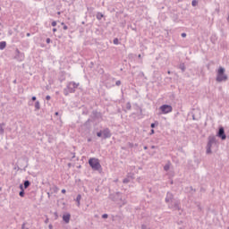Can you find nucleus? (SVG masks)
I'll return each mask as SVG.
<instances>
[{"mask_svg": "<svg viewBox=\"0 0 229 229\" xmlns=\"http://www.w3.org/2000/svg\"><path fill=\"white\" fill-rule=\"evenodd\" d=\"M225 72H226V70L223 66H219L216 71V81L218 83H222V81H228V75Z\"/></svg>", "mask_w": 229, "mask_h": 229, "instance_id": "obj_1", "label": "nucleus"}, {"mask_svg": "<svg viewBox=\"0 0 229 229\" xmlns=\"http://www.w3.org/2000/svg\"><path fill=\"white\" fill-rule=\"evenodd\" d=\"M80 87V83L71 81L67 84V87L64 89V96H69V94H74L76 92V88Z\"/></svg>", "mask_w": 229, "mask_h": 229, "instance_id": "obj_2", "label": "nucleus"}, {"mask_svg": "<svg viewBox=\"0 0 229 229\" xmlns=\"http://www.w3.org/2000/svg\"><path fill=\"white\" fill-rule=\"evenodd\" d=\"M217 144V140H216V136H209L208 141L206 147L207 155H212V145Z\"/></svg>", "mask_w": 229, "mask_h": 229, "instance_id": "obj_3", "label": "nucleus"}, {"mask_svg": "<svg viewBox=\"0 0 229 229\" xmlns=\"http://www.w3.org/2000/svg\"><path fill=\"white\" fill-rule=\"evenodd\" d=\"M89 165L93 171H99V169H101V163H99V159L96 157L89 158Z\"/></svg>", "mask_w": 229, "mask_h": 229, "instance_id": "obj_4", "label": "nucleus"}, {"mask_svg": "<svg viewBox=\"0 0 229 229\" xmlns=\"http://www.w3.org/2000/svg\"><path fill=\"white\" fill-rule=\"evenodd\" d=\"M216 137H218V139H221V140H226V132H225V127H218V131H216Z\"/></svg>", "mask_w": 229, "mask_h": 229, "instance_id": "obj_5", "label": "nucleus"}, {"mask_svg": "<svg viewBox=\"0 0 229 229\" xmlns=\"http://www.w3.org/2000/svg\"><path fill=\"white\" fill-rule=\"evenodd\" d=\"M161 114H171L173 112V106L171 105L165 104L159 107Z\"/></svg>", "mask_w": 229, "mask_h": 229, "instance_id": "obj_6", "label": "nucleus"}, {"mask_svg": "<svg viewBox=\"0 0 229 229\" xmlns=\"http://www.w3.org/2000/svg\"><path fill=\"white\" fill-rule=\"evenodd\" d=\"M110 137H112V131H110L109 128H105L102 131V139L104 140H106V139H110Z\"/></svg>", "mask_w": 229, "mask_h": 229, "instance_id": "obj_7", "label": "nucleus"}, {"mask_svg": "<svg viewBox=\"0 0 229 229\" xmlns=\"http://www.w3.org/2000/svg\"><path fill=\"white\" fill-rule=\"evenodd\" d=\"M15 53L14 60H17V62H22V60H24V54L18 50V48H16Z\"/></svg>", "mask_w": 229, "mask_h": 229, "instance_id": "obj_8", "label": "nucleus"}, {"mask_svg": "<svg viewBox=\"0 0 229 229\" xmlns=\"http://www.w3.org/2000/svg\"><path fill=\"white\" fill-rule=\"evenodd\" d=\"M192 119L193 121H199V119H201V113L199 112V110L193 111Z\"/></svg>", "mask_w": 229, "mask_h": 229, "instance_id": "obj_9", "label": "nucleus"}, {"mask_svg": "<svg viewBox=\"0 0 229 229\" xmlns=\"http://www.w3.org/2000/svg\"><path fill=\"white\" fill-rule=\"evenodd\" d=\"M173 199H174V195H173L172 192L168 191L166 193V197L165 199V203H171V201H173Z\"/></svg>", "mask_w": 229, "mask_h": 229, "instance_id": "obj_10", "label": "nucleus"}, {"mask_svg": "<svg viewBox=\"0 0 229 229\" xmlns=\"http://www.w3.org/2000/svg\"><path fill=\"white\" fill-rule=\"evenodd\" d=\"M63 221H64L66 224H68L71 221V214L66 213L63 216Z\"/></svg>", "mask_w": 229, "mask_h": 229, "instance_id": "obj_11", "label": "nucleus"}, {"mask_svg": "<svg viewBox=\"0 0 229 229\" xmlns=\"http://www.w3.org/2000/svg\"><path fill=\"white\" fill-rule=\"evenodd\" d=\"M169 208H174V210H180V203L174 202V205L168 206Z\"/></svg>", "mask_w": 229, "mask_h": 229, "instance_id": "obj_12", "label": "nucleus"}, {"mask_svg": "<svg viewBox=\"0 0 229 229\" xmlns=\"http://www.w3.org/2000/svg\"><path fill=\"white\" fill-rule=\"evenodd\" d=\"M4 123H0V135H4Z\"/></svg>", "mask_w": 229, "mask_h": 229, "instance_id": "obj_13", "label": "nucleus"}, {"mask_svg": "<svg viewBox=\"0 0 229 229\" xmlns=\"http://www.w3.org/2000/svg\"><path fill=\"white\" fill-rule=\"evenodd\" d=\"M92 114H93L94 117H96L97 119H99V117H101V113H99V112H98L96 110H94L92 112Z\"/></svg>", "mask_w": 229, "mask_h": 229, "instance_id": "obj_14", "label": "nucleus"}, {"mask_svg": "<svg viewBox=\"0 0 229 229\" xmlns=\"http://www.w3.org/2000/svg\"><path fill=\"white\" fill-rule=\"evenodd\" d=\"M77 207H80V201H81V194H78L75 199Z\"/></svg>", "mask_w": 229, "mask_h": 229, "instance_id": "obj_15", "label": "nucleus"}, {"mask_svg": "<svg viewBox=\"0 0 229 229\" xmlns=\"http://www.w3.org/2000/svg\"><path fill=\"white\" fill-rule=\"evenodd\" d=\"M30 185H31V182L28 180L24 181L23 182V187L24 189H28V187H30Z\"/></svg>", "mask_w": 229, "mask_h": 229, "instance_id": "obj_16", "label": "nucleus"}, {"mask_svg": "<svg viewBox=\"0 0 229 229\" xmlns=\"http://www.w3.org/2000/svg\"><path fill=\"white\" fill-rule=\"evenodd\" d=\"M6 47V41H1L0 42V49L3 51Z\"/></svg>", "mask_w": 229, "mask_h": 229, "instance_id": "obj_17", "label": "nucleus"}, {"mask_svg": "<svg viewBox=\"0 0 229 229\" xmlns=\"http://www.w3.org/2000/svg\"><path fill=\"white\" fill-rule=\"evenodd\" d=\"M40 109V102L36 101L35 102V112L38 111Z\"/></svg>", "mask_w": 229, "mask_h": 229, "instance_id": "obj_18", "label": "nucleus"}, {"mask_svg": "<svg viewBox=\"0 0 229 229\" xmlns=\"http://www.w3.org/2000/svg\"><path fill=\"white\" fill-rule=\"evenodd\" d=\"M171 169V162H168L166 165L164 166V171H169Z\"/></svg>", "mask_w": 229, "mask_h": 229, "instance_id": "obj_19", "label": "nucleus"}, {"mask_svg": "<svg viewBox=\"0 0 229 229\" xmlns=\"http://www.w3.org/2000/svg\"><path fill=\"white\" fill-rule=\"evenodd\" d=\"M103 17H105V15L102 14L101 13H97V19H98V21H101V19H103Z\"/></svg>", "mask_w": 229, "mask_h": 229, "instance_id": "obj_20", "label": "nucleus"}, {"mask_svg": "<svg viewBox=\"0 0 229 229\" xmlns=\"http://www.w3.org/2000/svg\"><path fill=\"white\" fill-rule=\"evenodd\" d=\"M179 69H181L182 72H185V64H181L179 65Z\"/></svg>", "mask_w": 229, "mask_h": 229, "instance_id": "obj_21", "label": "nucleus"}, {"mask_svg": "<svg viewBox=\"0 0 229 229\" xmlns=\"http://www.w3.org/2000/svg\"><path fill=\"white\" fill-rule=\"evenodd\" d=\"M157 126H158V122L157 121H156L155 123L150 124V128H152V129L157 128Z\"/></svg>", "mask_w": 229, "mask_h": 229, "instance_id": "obj_22", "label": "nucleus"}, {"mask_svg": "<svg viewBox=\"0 0 229 229\" xmlns=\"http://www.w3.org/2000/svg\"><path fill=\"white\" fill-rule=\"evenodd\" d=\"M97 137L103 139V131H99L97 132Z\"/></svg>", "mask_w": 229, "mask_h": 229, "instance_id": "obj_23", "label": "nucleus"}, {"mask_svg": "<svg viewBox=\"0 0 229 229\" xmlns=\"http://www.w3.org/2000/svg\"><path fill=\"white\" fill-rule=\"evenodd\" d=\"M108 198L111 199V201H115V195L110 194Z\"/></svg>", "mask_w": 229, "mask_h": 229, "instance_id": "obj_24", "label": "nucleus"}, {"mask_svg": "<svg viewBox=\"0 0 229 229\" xmlns=\"http://www.w3.org/2000/svg\"><path fill=\"white\" fill-rule=\"evenodd\" d=\"M216 40H217V38L216 36H211V42L213 44H216Z\"/></svg>", "mask_w": 229, "mask_h": 229, "instance_id": "obj_25", "label": "nucleus"}, {"mask_svg": "<svg viewBox=\"0 0 229 229\" xmlns=\"http://www.w3.org/2000/svg\"><path fill=\"white\" fill-rule=\"evenodd\" d=\"M126 108H127L128 110H131V103L127 102V103H126Z\"/></svg>", "mask_w": 229, "mask_h": 229, "instance_id": "obj_26", "label": "nucleus"}, {"mask_svg": "<svg viewBox=\"0 0 229 229\" xmlns=\"http://www.w3.org/2000/svg\"><path fill=\"white\" fill-rule=\"evenodd\" d=\"M24 190H21V191L19 192V196H21V198H24Z\"/></svg>", "mask_w": 229, "mask_h": 229, "instance_id": "obj_27", "label": "nucleus"}, {"mask_svg": "<svg viewBox=\"0 0 229 229\" xmlns=\"http://www.w3.org/2000/svg\"><path fill=\"white\" fill-rule=\"evenodd\" d=\"M113 43H114L115 46H118V44H119V38H115L113 40Z\"/></svg>", "mask_w": 229, "mask_h": 229, "instance_id": "obj_28", "label": "nucleus"}, {"mask_svg": "<svg viewBox=\"0 0 229 229\" xmlns=\"http://www.w3.org/2000/svg\"><path fill=\"white\" fill-rule=\"evenodd\" d=\"M191 5L192 6H198V1L197 0H192Z\"/></svg>", "mask_w": 229, "mask_h": 229, "instance_id": "obj_29", "label": "nucleus"}, {"mask_svg": "<svg viewBox=\"0 0 229 229\" xmlns=\"http://www.w3.org/2000/svg\"><path fill=\"white\" fill-rule=\"evenodd\" d=\"M63 27V30H69V27L67 25H65V23L62 22L61 23Z\"/></svg>", "mask_w": 229, "mask_h": 229, "instance_id": "obj_30", "label": "nucleus"}, {"mask_svg": "<svg viewBox=\"0 0 229 229\" xmlns=\"http://www.w3.org/2000/svg\"><path fill=\"white\" fill-rule=\"evenodd\" d=\"M123 183H130V179L128 178L123 179Z\"/></svg>", "mask_w": 229, "mask_h": 229, "instance_id": "obj_31", "label": "nucleus"}, {"mask_svg": "<svg viewBox=\"0 0 229 229\" xmlns=\"http://www.w3.org/2000/svg\"><path fill=\"white\" fill-rule=\"evenodd\" d=\"M102 219H108V214L102 215Z\"/></svg>", "mask_w": 229, "mask_h": 229, "instance_id": "obj_32", "label": "nucleus"}, {"mask_svg": "<svg viewBox=\"0 0 229 229\" xmlns=\"http://www.w3.org/2000/svg\"><path fill=\"white\" fill-rule=\"evenodd\" d=\"M181 37H182V38H185V37H187V33L182 32V33L181 34Z\"/></svg>", "mask_w": 229, "mask_h": 229, "instance_id": "obj_33", "label": "nucleus"}, {"mask_svg": "<svg viewBox=\"0 0 229 229\" xmlns=\"http://www.w3.org/2000/svg\"><path fill=\"white\" fill-rule=\"evenodd\" d=\"M149 135H155V130L151 129Z\"/></svg>", "mask_w": 229, "mask_h": 229, "instance_id": "obj_34", "label": "nucleus"}, {"mask_svg": "<svg viewBox=\"0 0 229 229\" xmlns=\"http://www.w3.org/2000/svg\"><path fill=\"white\" fill-rule=\"evenodd\" d=\"M115 85L119 87V85H121V81H116Z\"/></svg>", "mask_w": 229, "mask_h": 229, "instance_id": "obj_35", "label": "nucleus"}, {"mask_svg": "<svg viewBox=\"0 0 229 229\" xmlns=\"http://www.w3.org/2000/svg\"><path fill=\"white\" fill-rule=\"evenodd\" d=\"M47 44H51V38H47Z\"/></svg>", "mask_w": 229, "mask_h": 229, "instance_id": "obj_36", "label": "nucleus"}, {"mask_svg": "<svg viewBox=\"0 0 229 229\" xmlns=\"http://www.w3.org/2000/svg\"><path fill=\"white\" fill-rule=\"evenodd\" d=\"M20 189H21V191H24V185L20 184Z\"/></svg>", "mask_w": 229, "mask_h": 229, "instance_id": "obj_37", "label": "nucleus"}, {"mask_svg": "<svg viewBox=\"0 0 229 229\" xmlns=\"http://www.w3.org/2000/svg\"><path fill=\"white\" fill-rule=\"evenodd\" d=\"M46 99H47V101H49V99H51V96L47 95V96L46 97Z\"/></svg>", "mask_w": 229, "mask_h": 229, "instance_id": "obj_38", "label": "nucleus"}, {"mask_svg": "<svg viewBox=\"0 0 229 229\" xmlns=\"http://www.w3.org/2000/svg\"><path fill=\"white\" fill-rule=\"evenodd\" d=\"M61 192H62V194H65V192H67V191H65V189H63V190L61 191Z\"/></svg>", "mask_w": 229, "mask_h": 229, "instance_id": "obj_39", "label": "nucleus"}, {"mask_svg": "<svg viewBox=\"0 0 229 229\" xmlns=\"http://www.w3.org/2000/svg\"><path fill=\"white\" fill-rule=\"evenodd\" d=\"M52 26L55 28V26H56V21H52Z\"/></svg>", "mask_w": 229, "mask_h": 229, "instance_id": "obj_40", "label": "nucleus"}, {"mask_svg": "<svg viewBox=\"0 0 229 229\" xmlns=\"http://www.w3.org/2000/svg\"><path fill=\"white\" fill-rule=\"evenodd\" d=\"M31 100H32V101H37V97H32V98H31Z\"/></svg>", "mask_w": 229, "mask_h": 229, "instance_id": "obj_41", "label": "nucleus"}, {"mask_svg": "<svg viewBox=\"0 0 229 229\" xmlns=\"http://www.w3.org/2000/svg\"><path fill=\"white\" fill-rule=\"evenodd\" d=\"M141 229H147L146 225H141Z\"/></svg>", "mask_w": 229, "mask_h": 229, "instance_id": "obj_42", "label": "nucleus"}, {"mask_svg": "<svg viewBox=\"0 0 229 229\" xmlns=\"http://www.w3.org/2000/svg\"><path fill=\"white\" fill-rule=\"evenodd\" d=\"M21 229H30V228H26V227H25V224H23V225H21Z\"/></svg>", "mask_w": 229, "mask_h": 229, "instance_id": "obj_43", "label": "nucleus"}, {"mask_svg": "<svg viewBox=\"0 0 229 229\" xmlns=\"http://www.w3.org/2000/svg\"><path fill=\"white\" fill-rule=\"evenodd\" d=\"M47 223H49V218H47V219L45 220V224L47 225Z\"/></svg>", "mask_w": 229, "mask_h": 229, "instance_id": "obj_44", "label": "nucleus"}, {"mask_svg": "<svg viewBox=\"0 0 229 229\" xmlns=\"http://www.w3.org/2000/svg\"><path fill=\"white\" fill-rule=\"evenodd\" d=\"M156 148H157V146H155V145L151 146V149H156Z\"/></svg>", "mask_w": 229, "mask_h": 229, "instance_id": "obj_45", "label": "nucleus"}, {"mask_svg": "<svg viewBox=\"0 0 229 229\" xmlns=\"http://www.w3.org/2000/svg\"><path fill=\"white\" fill-rule=\"evenodd\" d=\"M88 142H92V138H89Z\"/></svg>", "mask_w": 229, "mask_h": 229, "instance_id": "obj_46", "label": "nucleus"}, {"mask_svg": "<svg viewBox=\"0 0 229 229\" xmlns=\"http://www.w3.org/2000/svg\"><path fill=\"white\" fill-rule=\"evenodd\" d=\"M48 228H49V229H53V225H49Z\"/></svg>", "mask_w": 229, "mask_h": 229, "instance_id": "obj_47", "label": "nucleus"}, {"mask_svg": "<svg viewBox=\"0 0 229 229\" xmlns=\"http://www.w3.org/2000/svg\"><path fill=\"white\" fill-rule=\"evenodd\" d=\"M55 31H56V29H55V28H54V29H53V32H54V33H55Z\"/></svg>", "mask_w": 229, "mask_h": 229, "instance_id": "obj_48", "label": "nucleus"}, {"mask_svg": "<svg viewBox=\"0 0 229 229\" xmlns=\"http://www.w3.org/2000/svg\"><path fill=\"white\" fill-rule=\"evenodd\" d=\"M27 37H31V34L30 33H27Z\"/></svg>", "mask_w": 229, "mask_h": 229, "instance_id": "obj_49", "label": "nucleus"}, {"mask_svg": "<svg viewBox=\"0 0 229 229\" xmlns=\"http://www.w3.org/2000/svg\"><path fill=\"white\" fill-rule=\"evenodd\" d=\"M55 217H58V213L55 212Z\"/></svg>", "mask_w": 229, "mask_h": 229, "instance_id": "obj_50", "label": "nucleus"}, {"mask_svg": "<svg viewBox=\"0 0 229 229\" xmlns=\"http://www.w3.org/2000/svg\"><path fill=\"white\" fill-rule=\"evenodd\" d=\"M143 149H148V146L143 147Z\"/></svg>", "mask_w": 229, "mask_h": 229, "instance_id": "obj_51", "label": "nucleus"}, {"mask_svg": "<svg viewBox=\"0 0 229 229\" xmlns=\"http://www.w3.org/2000/svg\"><path fill=\"white\" fill-rule=\"evenodd\" d=\"M55 115H59V113H58V112H55Z\"/></svg>", "mask_w": 229, "mask_h": 229, "instance_id": "obj_52", "label": "nucleus"}, {"mask_svg": "<svg viewBox=\"0 0 229 229\" xmlns=\"http://www.w3.org/2000/svg\"><path fill=\"white\" fill-rule=\"evenodd\" d=\"M71 165H72V164H71V163H69V164H68V167H71Z\"/></svg>", "mask_w": 229, "mask_h": 229, "instance_id": "obj_53", "label": "nucleus"}, {"mask_svg": "<svg viewBox=\"0 0 229 229\" xmlns=\"http://www.w3.org/2000/svg\"><path fill=\"white\" fill-rule=\"evenodd\" d=\"M140 74H141V76H144V72H141Z\"/></svg>", "mask_w": 229, "mask_h": 229, "instance_id": "obj_54", "label": "nucleus"}, {"mask_svg": "<svg viewBox=\"0 0 229 229\" xmlns=\"http://www.w3.org/2000/svg\"><path fill=\"white\" fill-rule=\"evenodd\" d=\"M182 1H183V0H178V3H182Z\"/></svg>", "mask_w": 229, "mask_h": 229, "instance_id": "obj_55", "label": "nucleus"}, {"mask_svg": "<svg viewBox=\"0 0 229 229\" xmlns=\"http://www.w3.org/2000/svg\"><path fill=\"white\" fill-rule=\"evenodd\" d=\"M13 83H17V81H16V80H14V81H13Z\"/></svg>", "mask_w": 229, "mask_h": 229, "instance_id": "obj_56", "label": "nucleus"}, {"mask_svg": "<svg viewBox=\"0 0 229 229\" xmlns=\"http://www.w3.org/2000/svg\"><path fill=\"white\" fill-rule=\"evenodd\" d=\"M138 57H139V58H141V55H138Z\"/></svg>", "mask_w": 229, "mask_h": 229, "instance_id": "obj_57", "label": "nucleus"}, {"mask_svg": "<svg viewBox=\"0 0 229 229\" xmlns=\"http://www.w3.org/2000/svg\"><path fill=\"white\" fill-rule=\"evenodd\" d=\"M167 73H168V74H171V72H170V71H168V72H167Z\"/></svg>", "mask_w": 229, "mask_h": 229, "instance_id": "obj_58", "label": "nucleus"}, {"mask_svg": "<svg viewBox=\"0 0 229 229\" xmlns=\"http://www.w3.org/2000/svg\"><path fill=\"white\" fill-rule=\"evenodd\" d=\"M29 105L31 106V105H33V104H31L30 102H29Z\"/></svg>", "mask_w": 229, "mask_h": 229, "instance_id": "obj_59", "label": "nucleus"}, {"mask_svg": "<svg viewBox=\"0 0 229 229\" xmlns=\"http://www.w3.org/2000/svg\"><path fill=\"white\" fill-rule=\"evenodd\" d=\"M76 156L73 154L72 158H74Z\"/></svg>", "mask_w": 229, "mask_h": 229, "instance_id": "obj_60", "label": "nucleus"}, {"mask_svg": "<svg viewBox=\"0 0 229 229\" xmlns=\"http://www.w3.org/2000/svg\"><path fill=\"white\" fill-rule=\"evenodd\" d=\"M81 24H85V21H82Z\"/></svg>", "mask_w": 229, "mask_h": 229, "instance_id": "obj_61", "label": "nucleus"}, {"mask_svg": "<svg viewBox=\"0 0 229 229\" xmlns=\"http://www.w3.org/2000/svg\"><path fill=\"white\" fill-rule=\"evenodd\" d=\"M216 12H219V9H216Z\"/></svg>", "mask_w": 229, "mask_h": 229, "instance_id": "obj_62", "label": "nucleus"}, {"mask_svg": "<svg viewBox=\"0 0 229 229\" xmlns=\"http://www.w3.org/2000/svg\"><path fill=\"white\" fill-rule=\"evenodd\" d=\"M57 13H58V15H60V12H58Z\"/></svg>", "mask_w": 229, "mask_h": 229, "instance_id": "obj_63", "label": "nucleus"}, {"mask_svg": "<svg viewBox=\"0 0 229 229\" xmlns=\"http://www.w3.org/2000/svg\"><path fill=\"white\" fill-rule=\"evenodd\" d=\"M96 191H98V189H96Z\"/></svg>", "mask_w": 229, "mask_h": 229, "instance_id": "obj_64", "label": "nucleus"}]
</instances>
